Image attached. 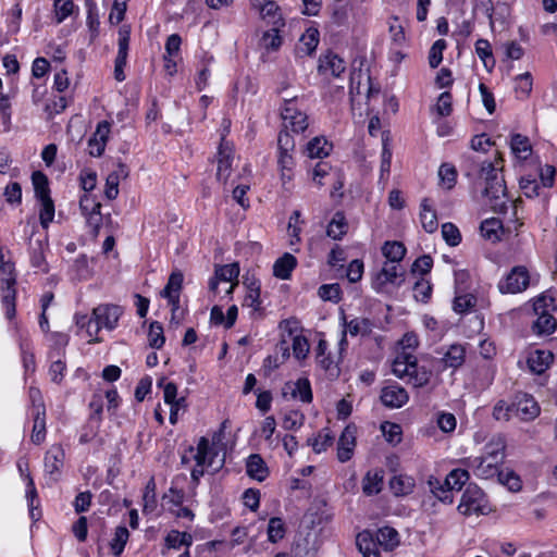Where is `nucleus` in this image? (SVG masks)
Segmentation results:
<instances>
[{
	"label": "nucleus",
	"instance_id": "17",
	"mask_svg": "<svg viewBox=\"0 0 557 557\" xmlns=\"http://www.w3.org/2000/svg\"><path fill=\"white\" fill-rule=\"evenodd\" d=\"M345 69V61L331 51L319 58L318 72L322 75L331 74L333 77H339Z\"/></svg>",
	"mask_w": 557,
	"mask_h": 557
},
{
	"label": "nucleus",
	"instance_id": "51",
	"mask_svg": "<svg viewBox=\"0 0 557 557\" xmlns=\"http://www.w3.org/2000/svg\"><path fill=\"white\" fill-rule=\"evenodd\" d=\"M502 228V222L496 218L486 219L481 222L480 231L484 238L490 240L498 239V230Z\"/></svg>",
	"mask_w": 557,
	"mask_h": 557
},
{
	"label": "nucleus",
	"instance_id": "12",
	"mask_svg": "<svg viewBox=\"0 0 557 557\" xmlns=\"http://www.w3.org/2000/svg\"><path fill=\"white\" fill-rule=\"evenodd\" d=\"M288 393L292 398H299L305 404H310L313 399L311 384L307 377H299L296 382H286L282 389L283 397H286Z\"/></svg>",
	"mask_w": 557,
	"mask_h": 557
},
{
	"label": "nucleus",
	"instance_id": "23",
	"mask_svg": "<svg viewBox=\"0 0 557 557\" xmlns=\"http://www.w3.org/2000/svg\"><path fill=\"white\" fill-rule=\"evenodd\" d=\"M466 359V349L460 344H453L448 347L441 359L443 370L451 368L457 369L461 367Z\"/></svg>",
	"mask_w": 557,
	"mask_h": 557
},
{
	"label": "nucleus",
	"instance_id": "24",
	"mask_svg": "<svg viewBox=\"0 0 557 557\" xmlns=\"http://www.w3.org/2000/svg\"><path fill=\"white\" fill-rule=\"evenodd\" d=\"M297 263L295 256L289 252H285L274 262L273 275L280 280H288L292 276V272L296 269Z\"/></svg>",
	"mask_w": 557,
	"mask_h": 557
},
{
	"label": "nucleus",
	"instance_id": "20",
	"mask_svg": "<svg viewBox=\"0 0 557 557\" xmlns=\"http://www.w3.org/2000/svg\"><path fill=\"white\" fill-rule=\"evenodd\" d=\"M333 145L324 136L313 137L306 144L304 153L310 159H322L330 154Z\"/></svg>",
	"mask_w": 557,
	"mask_h": 557
},
{
	"label": "nucleus",
	"instance_id": "18",
	"mask_svg": "<svg viewBox=\"0 0 557 557\" xmlns=\"http://www.w3.org/2000/svg\"><path fill=\"white\" fill-rule=\"evenodd\" d=\"M233 158L231 154V149L227 144L222 139L219 151H218V168H216V178L221 182H226L231 174Z\"/></svg>",
	"mask_w": 557,
	"mask_h": 557
},
{
	"label": "nucleus",
	"instance_id": "5",
	"mask_svg": "<svg viewBox=\"0 0 557 557\" xmlns=\"http://www.w3.org/2000/svg\"><path fill=\"white\" fill-rule=\"evenodd\" d=\"M281 117L283 120V127L294 134H304L308 126V115L297 107L296 97L292 99H284L281 107Z\"/></svg>",
	"mask_w": 557,
	"mask_h": 557
},
{
	"label": "nucleus",
	"instance_id": "26",
	"mask_svg": "<svg viewBox=\"0 0 557 557\" xmlns=\"http://www.w3.org/2000/svg\"><path fill=\"white\" fill-rule=\"evenodd\" d=\"M348 231V223L343 211H336L326 227V235L335 240L342 239Z\"/></svg>",
	"mask_w": 557,
	"mask_h": 557
},
{
	"label": "nucleus",
	"instance_id": "29",
	"mask_svg": "<svg viewBox=\"0 0 557 557\" xmlns=\"http://www.w3.org/2000/svg\"><path fill=\"white\" fill-rule=\"evenodd\" d=\"M293 152H278L277 165L281 172V181L283 185L290 183L294 177L295 160Z\"/></svg>",
	"mask_w": 557,
	"mask_h": 557
},
{
	"label": "nucleus",
	"instance_id": "19",
	"mask_svg": "<svg viewBox=\"0 0 557 557\" xmlns=\"http://www.w3.org/2000/svg\"><path fill=\"white\" fill-rule=\"evenodd\" d=\"M246 473L258 482H263L269 476V468L259 454H252L247 458Z\"/></svg>",
	"mask_w": 557,
	"mask_h": 557
},
{
	"label": "nucleus",
	"instance_id": "42",
	"mask_svg": "<svg viewBox=\"0 0 557 557\" xmlns=\"http://www.w3.org/2000/svg\"><path fill=\"white\" fill-rule=\"evenodd\" d=\"M470 474L466 469H454L445 479V485L453 491H460L462 486L468 482Z\"/></svg>",
	"mask_w": 557,
	"mask_h": 557
},
{
	"label": "nucleus",
	"instance_id": "9",
	"mask_svg": "<svg viewBox=\"0 0 557 557\" xmlns=\"http://www.w3.org/2000/svg\"><path fill=\"white\" fill-rule=\"evenodd\" d=\"M64 458L65 453L60 444H53L45 454V472L49 474L53 481H58L61 475Z\"/></svg>",
	"mask_w": 557,
	"mask_h": 557
},
{
	"label": "nucleus",
	"instance_id": "60",
	"mask_svg": "<svg viewBox=\"0 0 557 557\" xmlns=\"http://www.w3.org/2000/svg\"><path fill=\"white\" fill-rule=\"evenodd\" d=\"M144 511H152L157 507V497H156V482L154 479L151 478L145 487L144 492Z\"/></svg>",
	"mask_w": 557,
	"mask_h": 557
},
{
	"label": "nucleus",
	"instance_id": "34",
	"mask_svg": "<svg viewBox=\"0 0 557 557\" xmlns=\"http://www.w3.org/2000/svg\"><path fill=\"white\" fill-rule=\"evenodd\" d=\"M431 375V371L425 367L419 366L416 358L407 383L411 384L413 387H423L430 382Z\"/></svg>",
	"mask_w": 557,
	"mask_h": 557
},
{
	"label": "nucleus",
	"instance_id": "59",
	"mask_svg": "<svg viewBox=\"0 0 557 557\" xmlns=\"http://www.w3.org/2000/svg\"><path fill=\"white\" fill-rule=\"evenodd\" d=\"M3 196L5 197V201L12 206H18L22 202V187L17 182L9 183L3 191Z\"/></svg>",
	"mask_w": 557,
	"mask_h": 557
},
{
	"label": "nucleus",
	"instance_id": "52",
	"mask_svg": "<svg viewBox=\"0 0 557 557\" xmlns=\"http://www.w3.org/2000/svg\"><path fill=\"white\" fill-rule=\"evenodd\" d=\"M318 295L326 301L337 304L342 299V289L339 284H323L318 289Z\"/></svg>",
	"mask_w": 557,
	"mask_h": 557
},
{
	"label": "nucleus",
	"instance_id": "11",
	"mask_svg": "<svg viewBox=\"0 0 557 557\" xmlns=\"http://www.w3.org/2000/svg\"><path fill=\"white\" fill-rule=\"evenodd\" d=\"M122 313V307L117 305H100L92 310V315L97 320L100 330L106 327L109 331L117 326Z\"/></svg>",
	"mask_w": 557,
	"mask_h": 557
},
{
	"label": "nucleus",
	"instance_id": "39",
	"mask_svg": "<svg viewBox=\"0 0 557 557\" xmlns=\"http://www.w3.org/2000/svg\"><path fill=\"white\" fill-rule=\"evenodd\" d=\"M79 209L82 214L86 218L87 223L96 215H100L101 205L97 202L89 194H84L79 199Z\"/></svg>",
	"mask_w": 557,
	"mask_h": 557
},
{
	"label": "nucleus",
	"instance_id": "6",
	"mask_svg": "<svg viewBox=\"0 0 557 557\" xmlns=\"http://www.w3.org/2000/svg\"><path fill=\"white\" fill-rule=\"evenodd\" d=\"M533 311L536 315L531 324L533 334L539 336H547L553 334L557 327V320L547 309L545 297H539L533 302Z\"/></svg>",
	"mask_w": 557,
	"mask_h": 557
},
{
	"label": "nucleus",
	"instance_id": "33",
	"mask_svg": "<svg viewBox=\"0 0 557 557\" xmlns=\"http://www.w3.org/2000/svg\"><path fill=\"white\" fill-rule=\"evenodd\" d=\"M406 247L400 242H385L382 247V253L383 256L389 261L391 263H399L405 255H406Z\"/></svg>",
	"mask_w": 557,
	"mask_h": 557
},
{
	"label": "nucleus",
	"instance_id": "15",
	"mask_svg": "<svg viewBox=\"0 0 557 557\" xmlns=\"http://www.w3.org/2000/svg\"><path fill=\"white\" fill-rule=\"evenodd\" d=\"M554 355L547 349H535L530 351L527 363L530 371L534 374H543L553 363Z\"/></svg>",
	"mask_w": 557,
	"mask_h": 557
},
{
	"label": "nucleus",
	"instance_id": "3",
	"mask_svg": "<svg viewBox=\"0 0 557 557\" xmlns=\"http://www.w3.org/2000/svg\"><path fill=\"white\" fill-rule=\"evenodd\" d=\"M0 293L1 304L7 319L12 320L16 315V273L14 263L4 261L0 247Z\"/></svg>",
	"mask_w": 557,
	"mask_h": 557
},
{
	"label": "nucleus",
	"instance_id": "21",
	"mask_svg": "<svg viewBox=\"0 0 557 557\" xmlns=\"http://www.w3.org/2000/svg\"><path fill=\"white\" fill-rule=\"evenodd\" d=\"M356 545L363 557H380L377 541L369 530H363L356 537Z\"/></svg>",
	"mask_w": 557,
	"mask_h": 557
},
{
	"label": "nucleus",
	"instance_id": "8",
	"mask_svg": "<svg viewBox=\"0 0 557 557\" xmlns=\"http://www.w3.org/2000/svg\"><path fill=\"white\" fill-rule=\"evenodd\" d=\"M481 175L485 178L486 185L484 195L492 200H497L506 195V185L502 176L498 175L492 162H484L481 166Z\"/></svg>",
	"mask_w": 557,
	"mask_h": 557
},
{
	"label": "nucleus",
	"instance_id": "61",
	"mask_svg": "<svg viewBox=\"0 0 557 557\" xmlns=\"http://www.w3.org/2000/svg\"><path fill=\"white\" fill-rule=\"evenodd\" d=\"M433 268V259L430 255H422L411 265V273H419L422 277L431 272Z\"/></svg>",
	"mask_w": 557,
	"mask_h": 557
},
{
	"label": "nucleus",
	"instance_id": "58",
	"mask_svg": "<svg viewBox=\"0 0 557 557\" xmlns=\"http://www.w3.org/2000/svg\"><path fill=\"white\" fill-rule=\"evenodd\" d=\"M381 430L388 443L398 444L401 441V426L393 422H383Z\"/></svg>",
	"mask_w": 557,
	"mask_h": 557
},
{
	"label": "nucleus",
	"instance_id": "25",
	"mask_svg": "<svg viewBox=\"0 0 557 557\" xmlns=\"http://www.w3.org/2000/svg\"><path fill=\"white\" fill-rule=\"evenodd\" d=\"M420 221L426 233H434L438 227L437 214L430 205L429 198H423L420 203Z\"/></svg>",
	"mask_w": 557,
	"mask_h": 557
},
{
	"label": "nucleus",
	"instance_id": "64",
	"mask_svg": "<svg viewBox=\"0 0 557 557\" xmlns=\"http://www.w3.org/2000/svg\"><path fill=\"white\" fill-rule=\"evenodd\" d=\"M381 483L382 478L377 474H374L373 476L370 474V472L367 473L366 478L363 479L362 490L363 493L368 496L377 494L381 491Z\"/></svg>",
	"mask_w": 557,
	"mask_h": 557
},
{
	"label": "nucleus",
	"instance_id": "1",
	"mask_svg": "<svg viewBox=\"0 0 557 557\" xmlns=\"http://www.w3.org/2000/svg\"><path fill=\"white\" fill-rule=\"evenodd\" d=\"M506 442L502 436L493 437L485 446L481 456L465 459V465L475 476L492 480L503 476L500 466L504 463Z\"/></svg>",
	"mask_w": 557,
	"mask_h": 557
},
{
	"label": "nucleus",
	"instance_id": "2",
	"mask_svg": "<svg viewBox=\"0 0 557 557\" xmlns=\"http://www.w3.org/2000/svg\"><path fill=\"white\" fill-rule=\"evenodd\" d=\"M216 440L220 441V434H214L212 444L205 436H201L198 441L197 453L194 456L196 467L193 468L190 472L191 483L196 486L199 484L200 479L205 475V466L212 469L213 473H216L223 468L225 463L224 455H222V457L216 460L220 454L219 449L215 447Z\"/></svg>",
	"mask_w": 557,
	"mask_h": 557
},
{
	"label": "nucleus",
	"instance_id": "31",
	"mask_svg": "<svg viewBox=\"0 0 557 557\" xmlns=\"http://www.w3.org/2000/svg\"><path fill=\"white\" fill-rule=\"evenodd\" d=\"M74 319L76 326L79 330H85L87 336L91 338L89 342H98V338H95V336L99 333L100 327L92 314L88 317L87 314L76 313Z\"/></svg>",
	"mask_w": 557,
	"mask_h": 557
},
{
	"label": "nucleus",
	"instance_id": "32",
	"mask_svg": "<svg viewBox=\"0 0 557 557\" xmlns=\"http://www.w3.org/2000/svg\"><path fill=\"white\" fill-rule=\"evenodd\" d=\"M510 148L512 153L522 160H527L532 151L530 139L521 134L511 136Z\"/></svg>",
	"mask_w": 557,
	"mask_h": 557
},
{
	"label": "nucleus",
	"instance_id": "62",
	"mask_svg": "<svg viewBox=\"0 0 557 557\" xmlns=\"http://www.w3.org/2000/svg\"><path fill=\"white\" fill-rule=\"evenodd\" d=\"M363 272V261L360 259H354L347 267L346 276L350 283H357L361 280Z\"/></svg>",
	"mask_w": 557,
	"mask_h": 557
},
{
	"label": "nucleus",
	"instance_id": "37",
	"mask_svg": "<svg viewBox=\"0 0 557 557\" xmlns=\"http://www.w3.org/2000/svg\"><path fill=\"white\" fill-rule=\"evenodd\" d=\"M129 539V531L125 525H119L115 528L114 535L111 539L109 546L114 556H120Z\"/></svg>",
	"mask_w": 557,
	"mask_h": 557
},
{
	"label": "nucleus",
	"instance_id": "56",
	"mask_svg": "<svg viewBox=\"0 0 557 557\" xmlns=\"http://www.w3.org/2000/svg\"><path fill=\"white\" fill-rule=\"evenodd\" d=\"M53 7L57 23H62L73 13L75 8L73 0H54Z\"/></svg>",
	"mask_w": 557,
	"mask_h": 557
},
{
	"label": "nucleus",
	"instance_id": "35",
	"mask_svg": "<svg viewBox=\"0 0 557 557\" xmlns=\"http://www.w3.org/2000/svg\"><path fill=\"white\" fill-rule=\"evenodd\" d=\"M286 534V524L284 520L280 517H272L269 519L267 535L268 541L272 544H275L282 541Z\"/></svg>",
	"mask_w": 557,
	"mask_h": 557
},
{
	"label": "nucleus",
	"instance_id": "13",
	"mask_svg": "<svg viewBox=\"0 0 557 557\" xmlns=\"http://www.w3.org/2000/svg\"><path fill=\"white\" fill-rule=\"evenodd\" d=\"M540 414V406L535 399L525 393L516 395V417L522 421H531Z\"/></svg>",
	"mask_w": 557,
	"mask_h": 557
},
{
	"label": "nucleus",
	"instance_id": "47",
	"mask_svg": "<svg viewBox=\"0 0 557 557\" xmlns=\"http://www.w3.org/2000/svg\"><path fill=\"white\" fill-rule=\"evenodd\" d=\"M148 341L150 347L154 349H161L165 343V337L163 334V326L160 322L153 321L150 323Z\"/></svg>",
	"mask_w": 557,
	"mask_h": 557
},
{
	"label": "nucleus",
	"instance_id": "43",
	"mask_svg": "<svg viewBox=\"0 0 557 557\" xmlns=\"http://www.w3.org/2000/svg\"><path fill=\"white\" fill-rule=\"evenodd\" d=\"M475 52L486 69H492L495 65V59L488 40L478 39L475 41Z\"/></svg>",
	"mask_w": 557,
	"mask_h": 557
},
{
	"label": "nucleus",
	"instance_id": "44",
	"mask_svg": "<svg viewBox=\"0 0 557 557\" xmlns=\"http://www.w3.org/2000/svg\"><path fill=\"white\" fill-rule=\"evenodd\" d=\"M38 201L40 203V209H39L40 225L42 226V228L47 230L54 218V212H55L54 202L51 197L41 199Z\"/></svg>",
	"mask_w": 557,
	"mask_h": 557
},
{
	"label": "nucleus",
	"instance_id": "50",
	"mask_svg": "<svg viewBox=\"0 0 557 557\" xmlns=\"http://www.w3.org/2000/svg\"><path fill=\"white\" fill-rule=\"evenodd\" d=\"M438 176L442 185L447 189H451L457 181V170L453 164L443 163L438 169Z\"/></svg>",
	"mask_w": 557,
	"mask_h": 557
},
{
	"label": "nucleus",
	"instance_id": "63",
	"mask_svg": "<svg viewBox=\"0 0 557 557\" xmlns=\"http://www.w3.org/2000/svg\"><path fill=\"white\" fill-rule=\"evenodd\" d=\"M92 494L90 491L81 492L75 496L73 507L76 513H83L89 510L91 506Z\"/></svg>",
	"mask_w": 557,
	"mask_h": 557
},
{
	"label": "nucleus",
	"instance_id": "40",
	"mask_svg": "<svg viewBox=\"0 0 557 557\" xmlns=\"http://www.w3.org/2000/svg\"><path fill=\"white\" fill-rule=\"evenodd\" d=\"M412 290H413V298L417 301L422 302V304H428L432 297L433 285L429 280H426L424 277H420L413 284Z\"/></svg>",
	"mask_w": 557,
	"mask_h": 557
},
{
	"label": "nucleus",
	"instance_id": "36",
	"mask_svg": "<svg viewBox=\"0 0 557 557\" xmlns=\"http://www.w3.org/2000/svg\"><path fill=\"white\" fill-rule=\"evenodd\" d=\"M32 183L34 186L35 197L37 200L50 198L49 181L41 171H34L32 174Z\"/></svg>",
	"mask_w": 557,
	"mask_h": 557
},
{
	"label": "nucleus",
	"instance_id": "27",
	"mask_svg": "<svg viewBox=\"0 0 557 557\" xmlns=\"http://www.w3.org/2000/svg\"><path fill=\"white\" fill-rule=\"evenodd\" d=\"M26 481V499L28 503L29 516L33 521H37L41 517V512L38 510L39 499L35 482L29 473L25 475Z\"/></svg>",
	"mask_w": 557,
	"mask_h": 557
},
{
	"label": "nucleus",
	"instance_id": "30",
	"mask_svg": "<svg viewBox=\"0 0 557 557\" xmlns=\"http://www.w3.org/2000/svg\"><path fill=\"white\" fill-rule=\"evenodd\" d=\"M243 307H248L251 309L250 318L262 319L265 315V309L262 306L261 290L246 292L243 300Z\"/></svg>",
	"mask_w": 557,
	"mask_h": 557
},
{
	"label": "nucleus",
	"instance_id": "41",
	"mask_svg": "<svg viewBox=\"0 0 557 557\" xmlns=\"http://www.w3.org/2000/svg\"><path fill=\"white\" fill-rule=\"evenodd\" d=\"M334 442V435L330 429H323L319 435L314 438H308V445H310L314 453L320 454L327 449Z\"/></svg>",
	"mask_w": 557,
	"mask_h": 557
},
{
	"label": "nucleus",
	"instance_id": "38",
	"mask_svg": "<svg viewBox=\"0 0 557 557\" xmlns=\"http://www.w3.org/2000/svg\"><path fill=\"white\" fill-rule=\"evenodd\" d=\"M414 359L416 357L410 354L398 356L393 362V373L399 379H408L410 370L413 367Z\"/></svg>",
	"mask_w": 557,
	"mask_h": 557
},
{
	"label": "nucleus",
	"instance_id": "54",
	"mask_svg": "<svg viewBox=\"0 0 557 557\" xmlns=\"http://www.w3.org/2000/svg\"><path fill=\"white\" fill-rule=\"evenodd\" d=\"M184 276L181 272H172L166 285L161 292L162 297L173 296L174 294L181 293L183 286Z\"/></svg>",
	"mask_w": 557,
	"mask_h": 557
},
{
	"label": "nucleus",
	"instance_id": "16",
	"mask_svg": "<svg viewBox=\"0 0 557 557\" xmlns=\"http://www.w3.org/2000/svg\"><path fill=\"white\" fill-rule=\"evenodd\" d=\"M48 248L47 238H37L29 243V262L34 269L42 273L49 272V265L45 257V249Z\"/></svg>",
	"mask_w": 557,
	"mask_h": 557
},
{
	"label": "nucleus",
	"instance_id": "28",
	"mask_svg": "<svg viewBox=\"0 0 557 557\" xmlns=\"http://www.w3.org/2000/svg\"><path fill=\"white\" fill-rule=\"evenodd\" d=\"M374 537L376 539L379 545L382 546L385 550H393L399 545V534L397 530L392 527L380 528L375 532Z\"/></svg>",
	"mask_w": 557,
	"mask_h": 557
},
{
	"label": "nucleus",
	"instance_id": "55",
	"mask_svg": "<svg viewBox=\"0 0 557 557\" xmlns=\"http://www.w3.org/2000/svg\"><path fill=\"white\" fill-rule=\"evenodd\" d=\"M447 42L445 39H437L429 51L430 67L436 69L443 61V51L446 49Z\"/></svg>",
	"mask_w": 557,
	"mask_h": 557
},
{
	"label": "nucleus",
	"instance_id": "4",
	"mask_svg": "<svg viewBox=\"0 0 557 557\" xmlns=\"http://www.w3.org/2000/svg\"><path fill=\"white\" fill-rule=\"evenodd\" d=\"M457 509L459 513L466 517L471 515H485L490 511L484 492L473 483L467 485Z\"/></svg>",
	"mask_w": 557,
	"mask_h": 557
},
{
	"label": "nucleus",
	"instance_id": "49",
	"mask_svg": "<svg viewBox=\"0 0 557 557\" xmlns=\"http://www.w3.org/2000/svg\"><path fill=\"white\" fill-rule=\"evenodd\" d=\"M442 236L450 247L458 246L462 239L459 228L451 222H446L442 225Z\"/></svg>",
	"mask_w": 557,
	"mask_h": 557
},
{
	"label": "nucleus",
	"instance_id": "57",
	"mask_svg": "<svg viewBox=\"0 0 557 557\" xmlns=\"http://www.w3.org/2000/svg\"><path fill=\"white\" fill-rule=\"evenodd\" d=\"M430 486L434 496L442 503L451 504L454 502L453 490L446 486L445 483L441 484L437 480L435 483L430 481Z\"/></svg>",
	"mask_w": 557,
	"mask_h": 557
},
{
	"label": "nucleus",
	"instance_id": "48",
	"mask_svg": "<svg viewBox=\"0 0 557 557\" xmlns=\"http://www.w3.org/2000/svg\"><path fill=\"white\" fill-rule=\"evenodd\" d=\"M87 26H88V29L90 32V41H94L96 39V37L99 35V26H100V22H99V16H98V11H97V7L95 3H92L91 1H87Z\"/></svg>",
	"mask_w": 557,
	"mask_h": 557
},
{
	"label": "nucleus",
	"instance_id": "45",
	"mask_svg": "<svg viewBox=\"0 0 557 557\" xmlns=\"http://www.w3.org/2000/svg\"><path fill=\"white\" fill-rule=\"evenodd\" d=\"M476 305V297L473 294L458 295L454 298L453 310L458 314H465Z\"/></svg>",
	"mask_w": 557,
	"mask_h": 557
},
{
	"label": "nucleus",
	"instance_id": "10",
	"mask_svg": "<svg viewBox=\"0 0 557 557\" xmlns=\"http://www.w3.org/2000/svg\"><path fill=\"white\" fill-rule=\"evenodd\" d=\"M380 399L387 408H401L408 403L409 395L401 385L393 382L381 389Z\"/></svg>",
	"mask_w": 557,
	"mask_h": 557
},
{
	"label": "nucleus",
	"instance_id": "46",
	"mask_svg": "<svg viewBox=\"0 0 557 557\" xmlns=\"http://www.w3.org/2000/svg\"><path fill=\"white\" fill-rule=\"evenodd\" d=\"M214 275L220 281L235 283L234 281H237L239 275V265L236 262L220 265L215 268Z\"/></svg>",
	"mask_w": 557,
	"mask_h": 557
},
{
	"label": "nucleus",
	"instance_id": "53",
	"mask_svg": "<svg viewBox=\"0 0 557 557\" xmlns=\"http://www.w3.org/2000/svg\"><path fill=\"white\" fill-rule=\"evenodd\" d=\"M384 276V282L395 284L400 286L404 282V273L399 272V265L397 263H392V265H387V263L383 267L380 272V276Z\"/></svg>",
	"mask_w": 557,
	"mask_h": 557
},
{
	"label": "nucleus",
	"instance_id": "14",
	"mask_svg": "<svg viewBox=\"0 0 557 557\" xmlns=\"http://www.w3.org/2000/svg\"><path fill=\"white\" fill-rule=\"evenodd\" d=\"M356 429L347 425L337 442V458L341 462L351 459L356 446Z\"/></svg>",
	"mask_w": 557,
	"mask_h": 557
},
{
	"label": "nucleus",
	"instance_id": "7",
	"mask_svg": "<svg viewBox=\"0 0 557 557\" xmlns=\"http://www.w3.org/2000/svg\"><path fill=\"white\" fill-rule=\"evenodd\" d=\"M530 285V273L524 265L513 267L497 284L502 294H519Z\"/></svg>",
	"mask_w": 557,
	"mask_h": 557
},
{
	"label": "nucleus",
	"instance_id": "22",
	"mask_svg": "<svg viewBox=\"0 0 557 557\" xmlns=\"http://www.w3.org/2000/svg\"><path fill=\"white\" fill-rule=\"evenodd\" d=\"M46 438V409L44 405L34 406V425L30 440L40 445Z\"/></svg>",
	"mask_w": 557,
	"mask_h": 557
}]
</instances>
